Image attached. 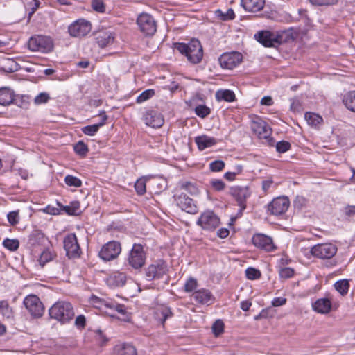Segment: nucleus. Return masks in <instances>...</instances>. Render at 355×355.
<instances>
[{"label":"nucleus","instance_id":"obj_3","mask_svg":"<svg viewBox=\"0 0 355 355\" xmlns=\"http://www.w3.org/2000/svg\"><path fill=\"white\" fill-rule=\"evenodd\" d=\"M28 47L32 51L49 53L53 50V43L49 37L35 35L29 39Z\"/></svg>","mask_w":355,"mask_h":355},{"label":"nucleus","instance_id":"obj_2","mask_svg":"<svg viewBox=\"0 0 355 355\" xmlns=\"http://www.w3.org/2000/svg\"><path fill=\"white\" fill-rule=\"evenodd\" d=\"M74 314L72 305L65 301L57 302L49 309L51 318L62 323H66L72 320Z\"/></svg>","mask_w":355,"mask_h":355},{"label":"nucleus","instance_id":"obj_21","mask_svg":"<svg viewBox=\"0 0 355 355\" xmlns=\"http://www.w3.org/2000/svg\"><path fill=\"white\" fill-rule=\"evenodd\" d=\"M332 303L329 298H319L312 304L314 311L320 314H327L331 310Z\"/></svg>","mask_w":355,"mask_h":355},{"label":"nucleus","instance_id":"obj_7","mask_svg":"<svg viewBox=\"0 0 355 355\" xmlns=\"http://www.w3.org/2000/svg\"><path fill=\"white\" fill-rule=\"evenodd\" d=\"M121 252V243L116 241H111L102 246L98 255L104 261H110L116 259Z\"/></svg>","mask_w":355,"mask_h":355},{"label":"nucleus","instance_id":"obj_57","mask_svg":"<svg viewBox=\"0 0 355 355\" xmlns=\"http://www.w3.org/2000/svg\"><path fill=\"white\" fill-rule=\"evenodd\" d=\"M43 211L44 213L51 214V215H57L59 214L60 210L58 208L54 207L51 205L46 206L44 209Z\"/></svg>","mask_w":355,"mask_h":355},{"label":"nucleus","instance_id":"obj_16","mask_svg":"<svg viewBox=\"0 0 355 355\" xmlns=\"http://www.w3.org/2000/svg\"><path fill=\"white\" fill-rule=\"evenodd\" d=\"M64 248L69 257H79L80 249L76 236L74 234H70L65 236L64 239Z\"/></svg>","mask_w":355,"mask_h":355},{"label":"nucleus","instance_id":"obj_40","mask_svg":"<svg viewBox=\"0 0 355 355\" xmlns=\"http://www.w3.org/2000/svg\"><path fill=\"white\" fill-rule=\"evenodd\" d=\"M245 275L248 279L254 280L260 278L261 272L258 269L250 267L246 269Z\"/></svg>","mask_w":355,"mask_h":355},{"label":"nucleus","instance_id":"obj_48","mask_svg":"<svg viewBox=\"0 0 355 355\" xmlns=\"http://www.w3.org/2000/svg\"><path fill=\"white\" fill-rule=\"evenodd\" d=\"M105 306L112 309L116 310L118 313L124 315L126 313V309L124 305L115 304L113 302H105Z\"/></svg>","mask_w":355,"mask_h":355},{"label":"nucleus","instance_id":"obj_44","mask_svg":"<svg viewBox=\"0 0 355 355\" xmlns=\"http://www.w3.org/2000/svg\"><path fill=\"white\" fill-rule=\"evenodd\" d=\"M135 188L139 195H143L146 191V180L144 179H139L135 184Z\"/></svg>","mask_w":355,"mask_h":355},{"label":"nucleus","instance_id":"obj_28","mask_svg":"<svg viewBox=\"0 0 355 355\" xmlns=\"http://www.w3.org/2000/svg\"><path fill=\"white\" fill-rule=\"evenodd\" d=\"M101 116H102L101 122H100L97 124H94L92 125H87V126L83 127L82 128L83 132L89 136L94 135L98 132L99 128L105 125V121L107 119V116L105 112H103L102 114H101Z\"/></svg>","mask_w":355,"mask_h":355},{"label":"nucleus","instance_id":"obj_31","mask_svg":"<svg viewBox=\"0 0 355 355\" xmlns=\"http://www.w3.org/2000/svg\"><path fill=\"white\" fill-rule=\"evenodd\" d=\"M304 119L309 125L315 128L318 127L323 121L322 118L320 115L313 112L305 113Z\"/></svg>","mask_w":355,"mask_h":355},{"label":"nucleus","instance_id":"obj_6","mask_svg":"<svg viewBox=\"0 0 355 355\" xmlns=\"http://www.w3.org/2000/svg\"><path fill=\"white\" fill-rule=\"evenodd\" d=\"M146 256L140 244H134L128 257V264L134 269L141 268L146 263Z\"/></svg>","mask_w":355,"mask_h":355},{"label":"nucleus","instance_id":"obj_18","mask_svg":"<svg viewBox=\"0 0 355 355\" xmlns=\"http://www.w3.org/2000/svg\"><path fill=\"white\" fill-rule=\"evenodd\" d=\"M253 244L262 250L268 252H271L275 249L271 237L263 234H257L252 237Z\"/></svg>","mask_w":355,"mask_h":355},{"label":"nucleus","instance_id":"obj_30","mask_svg":"<svg viewBox=\"0 0 355 355\" xmlns=\"http://www.w3.org/2000/svg\"><path fill=\"white\" fill-rule=\"evenodd\" d=\"M216 99L218 101L232 102L235 100V94L230 89H219L216 92Z\"/></svg>","mask_w":355,"mask_h":355},{"label":"nucleus","instance_id":"obj_11","mask_svg":"<svg viewBox=\"0 0 355 355\" xmlns=\"http://www.w3.org/2000/svg\"><path fill=\"white\" fill-rule=\"evenodd\" d=\"M177 205L184 211L190 214H196L198 212V207L196 202L182 193L175 197Z\"/></svg>","mask_w":355,"mask_h":355},{"label":"nucleus","instance_id":"obj_47","mask_svg":"<svg viewBox=\"0 0 355 355\" xmlns=\"http://www.w3.org/2000/svg\"><path fill=\"white\" fill-rule=\"evenodd\" d=\"M7 218L11 225H16L19 221V211L9 212L7 215Z\"/></svg>","mask_w":355,"mask_h":355},{"label":"nucleus","instance_id":"obj_22","mask_svg":"<svg viewBox=\"0 0 355 355\" xmlns=\"http://www.w3.org/2000/svg\"><path fill=\"white\" fill-rule=\"evenodd\" d=\"M194 300L202 304H210L214 301V297L211 293L207 289L202 288L195 291L193 293Z\"/></svg>","mask_w":355,"mask_h":355},{"label":"nucleus","instance_id":"obj_58","mask_svg":"<svg viewBox=\"0 0 355 355\" xmlns=\"http://www.w3.org/2000/svg\"><path fill=\"white\" fill-rule=\"evenodd\" d=\"M291 110L293 111H299L300 107V101L297 98H291Z\"/></svg>","mask_w":355,"mask_h":355},{"label":"nucleus","instance_id":"obj_17","mask_svg":"<svg viewBox=\"0 0 355 355\" xmlns=\"http://www.w3.org/2000/svg\"><path fill=\"white\" fill-rule=\"evenodd\" d=\"M289 206V200L286 197L273 199L268 205V211L274 215H281L286 212Z\"/></svg>","mask_w":355,"mask_h":355},{"label":"nucleus","instance_id":"obj_4","mask_svg":"<svg viewBox=\"0 0 355 355\" xmlns=\"http://www.w3.org/2000/svg\"><path fill=\"white\" fill-rule=\"evenodd\" d=\"M337 250V247L334 244L331 243H324L313 245L309 250V253L315 258L320 259H329L335 256Z\"/></svg>","mask_w":355,"mask_h":355},{"label":"nucleus","instance_id":"obj_63","mask_svg":"<svg viewBox=\"0 0 355 355\" xmlns=\"http://www.w3.org/2000/svg\"><path fill=\"white\" fill-rule=\"evenodd\" d=\"M162 315L163 316V318L162 319V322L164 323L165 320L171 316V312L169 309L164 308L162 311Z\"/></svg>","mask_w":355,"mask_h":355},{"label":"nucleus","instance_id":"obj_55","mask_svg":"<svg viewBox=\"0 0 355 355\" xmlns=\"http://www.w3.org/2000/svg\"><path fill=\"white\" fill-rule=\"evenodd\" d=\"M271 303L273 306H280L286 303V299L282 297H275Z\"/></svg>","mask_w":355,"mask_h":355},{"label":"nucleus","instance_id":"obj_26","mask_svg":"<svg viewBox=\"0 0 355 355\" xmlns=\"http://www.w3.org/2000/svg\"><path fill=\"white\" fill-rule=\"evenodd\" d=\"M195 142L197 144L198 149L203 150L207 148L216 145L217 144V139L214 137L203 135L196 137L195 138Z\"/></svg>","mask_w":355,"mask_h":355},{"label":"nucleus","instance_id":"obj_33","mask_svg":"<svg viewBox=\"0 0 355 355\" xmlns=\"http://www.w3.org/2000/svg\"><path fill=\"white\" fill-rule=\"evenodd\" d=\"M180 187L185 190L191 196H196L199 193V189L196 183L189 181H182L180 183Z\"/></svg>","mask_w":355,"mask_h":355},{"label":"nucleus","instance_id":"obj_19","mask_svg":"<svg viewBox=\"0 0 355 355\" xmlns=\"http://www.w3.org/2000/svg\"><path fill=\"white\" fill-rule=\"evenodd\" d=\"M145 124L153 128H160L164 120L162 115L154 110H148L143 115Z\"/></svg>","mask_w":355,"mask_h":355},{"label":"nucleus","instance_id":"obj_52","mask_svg":"<svg viewBox=\"0 0 355 355\" xmlns=\"http://www.w3.org/2000/svg\"><path fill=\"white\" fill-rule=\"evenodd\" d=\"M294 270L291 268H283L279 270V276L283 279H288L293 276Z\"/></svg>","mask_w":355,"mask_h":355},{"label":"nucleus","instance_id":"obj_8","mask_svg":"<svg viewBox=\"0 0 355 355\" xmlns=\"http://www.w3.org/2000/svg\"><path fill=\"white\" fill-rule=\"evenodd\" d=\"M137 24L146 35H153L157 31V24L152 15L142 13L137 17Z\"/></svg>","mask_w":355,"mask_h":355},{"label":"nucleus","instance_id":"obj_27","mask_svg":"<svg viewBox=\"0 0 355 355\" xmlns=\"http://www.w3.org/2000/svg\"><path fill=\"white\" fill-rule=\"evenodd\" d=\"M14 92L8 87L0 88V105H8L14 101Z\"/></svg>","mask_w":355,"mask_h":355},{"label":"nucleus","instance_id":"obj_43","mask_svg":"<svg viewBox=\"0 0 355 355\" xmlns=\"http://www.w3.org/2000/svg\"><path fill=\"white\" fill-rule=\"evenodd\" d=\"M309 2L316 6H329L335 5L338 0H309Z\"/></svg>","mask_w":355,"mask_h":355},{"label":"nucleus","instance_id":"obj_10","mask_svg":"<svg viewBox=\"0 0 355 355\" xmlns=\"http://www.w3.org/2000/svg\"><path fill=\"white\" fill-rule=\"evenodd\" d=\"M168 272V266L165 261L159 260L150 265L146 269V276L148 280L162 278Z\"/></svg>","mask_w":355,"mask_h":355},{"label":"nucleus","instance_id":"obj_12","mask_svg":"<svg viewBox=\"0 0 355 355\" xmlns=\"http://www.w3.org/2000/svg\"><path fill=\"white\" fill-rule=\"evenodd\" d=\"M255 39L266 47H272L279 44L281 37L270 31H260L254 35Z\"/></svg>","mask_w":355,"mask_h":355},{"label":"nucleus","instance_id":"obj_61","mask_svg":"<svg viewBox=\"0 0 355 355\" xmlns=\"http://www.w3.org/2000/svg\"><path fill=\"white\" fill-rule=\"evenodd\" d=\"M229 230L227 228H220L217 232V235L221 239H225L229 235Z\"/></svg>","mask_w":355,"mask_h":355},{"label":"nucleus","instance_id":"obj_41","mask_svg":"<svg viewBox=\"0 0 355 355\" xmlns=\"http://www.w3.org/2000/svg\"><path fill=\"white\" fill-rule=\"evenodd\" d=\"M53 258V254L51 251H49V250H44L42 252L39 259L40 264L43 266L46 263L51 261Z\"/></svg>","mask_w":355,"mask_h":355},{"label":"nucleus","instance_id":"obj_50","mask_svg":"<svg viewBox=\"0 0 355 355\" xmlns=\"http://www.w3.org/2000/svg\"><path fill=\"white\" fill-rule=\"evenodd\" d=\"M291 148V144L289 142L286 141H281L277 143L276 144V150L279 153H283L288 151Z\"/></svg>","mask_w":355,"mask_h":355},{"label":"nucleus","instance_id":"obj_62","mask_svg":"<svg viewBox=\"0 0 355 355\" xmlns=\"http://www.w3.org/2000/svg\"><path fill=\"white\" fill-rule=\"evenodd\" d=\"M273 182L272 180L268 179L262 182V189L265 192H267L268 189L270 188Z\"/></svg>","mask_w":355,"mask_h":355},{"label":"nucleus","instance_id":"obj_14","mask_svg":"<svg viewBox=\"0 0 355 355\" xmlns=\"http://www.w3.org/2000/svg\"><path fill=\"white\" fill-rule=\"evenodd\" d=\"M230 193L236 200L241 211H243L246 208V199L250 195L248 188L246 187H232L230 188Z\"/></svg>","mask_w":355,"mask_h":355},{"label":"nucleus","instance_id":"obj_37","mask_svg":"<svg viewBox=\"0 0 355 355\" xmlns=\"http://www.w3.org/2000/svg\"><path fill=\"white\" fill-rule=\"evenodd\" d=\"M155 93L154 89H146L138 96V97L137 98V103H141L152 98L155 95Z\"/></svg>","mask_w":355,"mask_h":355},{"label":"nucleus","instance_id":"obj_49","mask_svg":"<svg viewBox=\"0 0 355 355\" xmlns=\"http://www.w3.org/2000/svg\"><path fill=\"white\" fill-rule=\"evenodd\" d=\"M225 167V162L222 160H216L209 164V168L211 171L218 172Z\"/></svg>","mask_w":355,"mask_h":355},{"label":"nucleus","instance_id":"obj_35","mask_svg":"<svg viewBox=\"0 0 355 355\" xmlns=\"http://www.w3.org/2000/svg\"><path fill=\"white\" fill-rule=\"evenodd\" d=\"M64 182L69 187H80L82 185V181L78 178L71 175L65 176Z\"/></svg>","mask_w":355,"mask_h":355},{"label":"nucleus","instance_id":"obj_29","mask_svg":"<svg viewBox=\"0 0 355 355\" xmlns=\"http://www.w3.org/2000/svg\"><path fill=\"white\" fill-rule=\"evenodd\" d=\"M114 36L112 33L104 32L99 34L96 37V42L99 46L103 48L107 45L112 44L114 42Z\"/></svg>","mask_w":355,"mask_h":355},{"label":"nucleus","instance_id":"obj_36","mask_svg":"<svg viewBox=\"0 0 355 355\" xmlns=\"http://www.w3.org/2000/svg\"><path fill=\"white\" fill-rule=\"evenodd\" d=\"M76 153L81 157L86 156L88 152L87 146L83 141H78L73 147Z\"/></svg>","mask_w":355,"mask_h":355},{"label":"nucleus","instance_id":"obj_34","mask_svg":"<svg viewBox=\"0 0 355 355\" xmlns=\"http://www.w3.org/2000/svg\"><path fill=\"white\" fill-rule=\"evenodd\" d=\"M335 289L340 293L342 295H345L347 293L349 288V282L347 279H341L337 281L334 284Z\"/></svg>","mask_w":355,"mask_h":355},{"label":"nucleus","instance_id":"obj_9","mask_svg":"<svg viewBox=\"0 0 355 355\" xmlns=\"http://www.w3.org/2000/svg\"><path fill=\"white\" fill-rule=\"evenodd\" d=\"M24 304L33 317L39 318L44 313V305L40 298L35 295L26 296L24 300Z\"/></svg>","mask_w":355,"mask_h":355},{"label":"nucleus","instance_id":"obj_60","mask_svg":"<svg viewBox=\"0 0 355 355\" xmlns=\"http://www.w3.org/2000/svg\"><path fill=\"white\" fill-rule=\"evenodd\" d=\"M241 171V168L239 167L236 172H227L225 173V178L228 180H233L235 176Z\"/></svg>","mask_w":355,"mask_h":355},{"label":"nucleus","instance_id":"obj_59","mask_svg":"<svg viewBox=\"0 0 355 355\" xmlns=\"http://www.w3.org/2000/svg\"><path fill=\"white\" fill-rule=\"evenodd\" d=\"M1 313L7 318L12 317V310L10 307L8 303L7 304V307L1 310Z\"/></svg>","mask_w":355,"mask_h":355},{"label":"nucleus","instance_id":"obj_51","mask_svg":"<svg viewBox=\"0 0 355 355\" xmlns=\"http://www.w3.org/2000/svg\"><path fill=\"white\" fill-rule=\"evenodd\" d=\"M210 184L211 187L217 191H223L225 187V184L224 183V182L218 179L211 180Z\"/></svg>","mask_w":355,"mask_h":355},{"label":"nucleus","instance_id":"obj_56","mask_svg":"<svg viewBox=\"0 0 355 355\" xmlns=\"http://www.w3.org/2000/svg\"><path fill=\"white\" fill-rule=\"evenodd\" d=\"M85 317L83 315H78L75 320V325L83 328L85 326Z\"/></svg>","mask_w":355,"mask_h":355},{"label":"nucleus","instance_id":"obj_53","mask_svg":"<svg viewBox=\"0 0 355 355\" xmlns=\"http://www.w3.org/2000/svg\"><path fill=\"white\" fill-rule=\"evenodd\" d=\"M49 99V96L46 93H40L35 98V104H42L45 103Z\"/></svg>","mask_w":355,"mask_h":355},{"label":"nucleus","instance_id":"obj_25","mask_svg":"<svg viewBox=\"0 0 355 355\" xmlns=\"http://www.w3.org/2000/svg\"><path fill=\"white\" fill-rule=\"evenodd\" d=\"M241 4L246 11L256 12L263 8L265 0H241Z\"/></svg>","mask_w":355,"mask_h":355},{"label":"nucleus","instance_id":"obj_45","mask_svg":"<svg viewBox=\"0 0 355 355\" xmlns=\"http://www.w3.org/2000/svg\"><path fill=\"white\" fill-rule=\"evenodd\" d=\"M92 7L98 12L103 13L105 12V6L103 0H92Z\"/></svg>","mask_w":355,"mask_h":355},{"label":"nucleus","instance_id":"obj_54","mask_svg":"<svg viewBox=\"0 0 355 355\" xmlns=\"http://www.w3.org/2000/svg\"><path fill=\"white\" fill-rule=\"evenodd\" d=\"M306 200L302 196H297L294 200V206L298 209L302 208L306 205Z\"/></svg>","mask_w":355,"mask_h":355},{"label":"nucleus","instance_id":"obj_5","mask_svg":"<svg viewBox=\"0 0 355 355\" xmlns=\"http://www.w3.org/2000/svg\"><path fill=\"white\" fill-rule=\"evenodd\" d=\"M196 224L204 230L214 231L220 226V220L213 211L206 210L200 214Z\"/></svg>","mask_w":355,"mask_h":355},{"label":"nucleus","instance_id":"obj_1","mask_svg":"<svg viewBox=\"0 0 355 355\" xmlns=\"http://www.w3.org/2000/svg\"><path fill=\"white\" fill-rule=\"evenodd\" d=\"M175 49L193 64L199 63L203 57V50L200 42L197 39H192L190 42L176 43Z\"/></svg>","mask_w":355,"mask_h":355},{"label":"nucleus","instance_id":"obj_23","mask_svg":"<svg viewBox=\"0 0 355 355\" xmlns=\"http://www.w3.org/2000/svg\"><path fill=\"white\" fill-rule=\"evenodd\" d=\"M113 352L114 355H137L135 347L129 343H121L116 345Z\"/></svg>","mask_w":355,"mask_h":355},{"label":"nucleus","instance_id":"obj_15","mask_svg":"<svg viewBox=\"0 0 355 355\" xmlns=\"http://www.w3.org/2000/svg\"><path fill=\"white\" fill-rule=\"evenodd\" d=\"M243 60V55L238 51L223 53L219 58L220 67H236Z\"/></svg>","mask_w":355,"mask_h":355},{"label":"nucleus","instance_id":"obj_13","mask_svg":"<svg viewBox=\"0 0 355 355\" xmlns=\"http://www.w3.org/2000/svg\"><path fill=\"white\" fill-rule=\"evenodd\" d=\"M91 28V24L88 21L80 19L69 26L68 32L72 37H83L90 32Z\"/></svg>","mask_w":355,"mask_h":355},{"label":"nucleus","instance_id":"obj_42","mask_svg":"<svg viewBox=\"0 0 355 355\" xmlns=\"http://www.w3.org/2000/svg\"><path fill=\"white\" fill-rule=\"evenodd\" d=\"M197 286V280L193 277H189L184 284V291L187 293L192 292Z\"/></svg>","mask_w":355,"mask_h":355},{"label":"nucleus","instance_id":"obj_64","mask_svg":"<svg viewBox=\"0 0 355 355\" xmlns=\"http://www.w3.org/2000/svg\"><path fill=\"white\" fill-rule=\"evenodd\" d=\"M235 17L234 12L232 9H229L226 14L223 16V20L233 19Z\"/></svg>","mask_w":355,"mask_h":355},{"label":"nucleus","instance_id":"obj_46","mask_svg":"<svg viewBox=\"0 0 355 355\" xmlns=\"http://www.w3.org/2000/svg\"><path fill=\"white\" fill-rule=\"evenodd\" d=\"M212 331L216 336H218L224 330V324L222 320H216L212 326Z\"/></svg>","mask_w":355,"mask_h":355},{"label":"nucleus","instance_id":"obj_20","mask_svg":"<svg viewBox=\"0 0 355 355\" xmlns=\"http://www.w3.org/2000/svg\"><path fill=\"white\" fill-rule=\"evenodd\" d=\"M251 128L260 139H267L271 135V128L261 119L252 121Z\"/></svg>","mask_w":355,"mask_h":355},{"label":"nucleus","instance_id":"obj_38","mask_svg":"<svg viewBox=\"0 0 355 355\" xmlns=\"http://www.w3.org/2000/svg\"><path fill=\"white\" fill-rule=\"evenodd\" d=\"M210 108L205 105H198L195 108L196 114L202 119H204L206 116H207L210 114Z\"/></svg>","mask_w":355,"mask_h":355},{"label":"nucleus","instance_id":"obj_39","mask_svg":"<svg viewBox=\"0 0 355 355\" xmlns=\"http://www.w3.org/2000/svg\"><path fill=\"white\" fill-rule=\"evenodd\" d=\"M3 246L10 251H15L18 249L19 243L17 239H6L3 241Z\"/></svg>","mask_w":355,"mask_h":355},{"label":"nucleus","instance_id":"obj_24","mask_svg":"<svg viewBox=\"0 0 355 355\" xmlns=\"http://www.w3.org/2000/svg\"><path fill=\"white\" fill-rule=\"evenodd\" d=\"M106 282L111 288L123 286L126 282V275L123 272H114L107 278Z\"/></svg>","mask_w":355,"mask_h":355},{"label":"nucleus","instance_id":"obj_32","mask_svg":"<svg viewBox=\"0 0 355 355\" xmlns=\"http://www.w3.org/2000/svg\"><path fill=\"white\" fill-rule=\"evenodd\" d=\"M343 102L348 110L355 112V91L346 93L343 96Z\"/></svg>","mask_w":355,"mask_h":355}]
</instances>
